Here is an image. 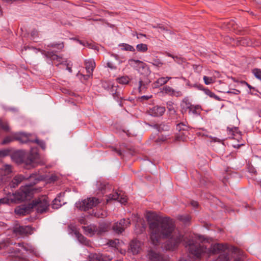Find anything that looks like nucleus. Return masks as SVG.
Returning <instances> with one entry per match:
<instances>
[{"mask_svg": "<svg viewBox=\"0 0 261 261\" xmlns=\"http://www.w3.org/2000/svg\"><path fill=\"white\" fill-rule=\"evenodd\" d=\"M146 219L149 225V240L155 246L160 244L162 239L170 237L164 245L165 249L174 250L183 242L195 258H200L205 253H221L226 249V246L221 244L212 245L210 250L203 245L198 244L195 242L198 236L195 235L189 238L184 236L175 230L174 223L169 218L162 217L155 213L149 212L146 215Z\"/></svg>", "mask_w": 261, "mask_h": 261, "instance_id": "f257e3e1", "label": "nucleus"}, {"mask_svg": "<svg viewBox=\"0 0 261 261\" xmlns=\"http://www.w3.org/2000/svg\"><path fill=\"white\" fill-rule=\"evenodd\" d=\"M32 195V185L26 184L25 186H22L16 193L9 194L7 197L0 199V205L4 204H10L12 202H18L30 199Z\"/></svg>", "mask_w": 261, "mask_h": 261, "instance_id": "f03ea898", "label": "nucleus"}, {"mask_svg": "<svg viewBox=\"0 0 261 261\" xmlns=\"http://www.w3.org/2000/svg\"><path fill=\"white\" fill-rule=\"evenodd\" d=\"M39 158L40 156L37 148H32L26 159H24L22 157L21 151L16 152L12 155V159L16 163L18 164L23 163L27 166H30L32 167L40 163Z\"/></svg>", "mask_w": 261, "mask_h": 261, "instance_id": "7ed1b4c3", "label": "nucleus"}, {"mask_svg": "<svg viewBox=\"0 0 261 261\" xmlns=\"http://www.w3.org/2000/svg\"><path fill=\"white\" fill-rule=\"evenodd\" d=\"M108 225L106 224H100L98 226L90 224L87 226L82 227L85 233L90 237L94 234H101L108 230Z\"/></svg>", "mask_w": 261, "mask_h": 261, "instance_id": "20e7f679", "label": "nucleus"}, {"mask_svg": "<svg viewBox=\"0 0 261 261\" xmlns=\"http://www.w3.org/2000/svg\"><path fill=\"white\" fill-rule=\"evenodd\" d=\"M100 203L99 200L95 197H89L75 203V207L81 210L86 211L96 206Z\"/></svg>", "mask_w": 261, "mask_h": 261, "instance_id": "39448f33", "label": "nucleus"}, {"mask_svg": "<svg viewBox=\"0 0 261 261\" xmlns=\"http://www.w3.org/2000/svg\"><path fill=\"white\" fill-rule=\"evenodd\" d=\"M49 201L46 196H42L33 201L32 208L36 210L37 213H43L48 209Z\"/></svg>", "mask_w": 261, "mask_h": 261, "instance_id": "423d86ee", "label": "nucleus"}, {"mask_svg": "<svg viewBox=\"0 0 261 261\" xmlns=\"http://www.w3.org/2000/svg\"><path fill=\"white\" fill-rule=\"evenodd\" d=\"M56 52L51 50H43L42 52L46 62L51 66H53L54 64L58 66L62 64V57L57 55Z\"/></svg>", "mask_w": 261, "mask_h": 261, "instance_id": "0eeeda50", "label": "nucleus"}, {"mask_svg": "<svg viewBox=\"0 0 261 261\" xmlns=\"http://www.w3.org/2000/svg\"><path fill=\"white\" fill-rule=\"evenodd\" d=\"M85 66L87 71L86 74H83L80 72L77 74V76L80 80L88 81L92 76L93 71L95 67V63L93 59L85 61Z\"/></svg>", "mask_w": 261, "mask_h": 261, "instance_id": "6e6552de", "label": "nucleus"}, {"mask_svg": "<svg viewBox=\"0 0 261 261\" xmlns=\"http://www.w3.org/2000/svg\"><path fill=\"white\" fill-rule=\"evenodd\" d=\"M13 172L12 166L6 164L0 168V178L2 182H6L12 176Z\"/></svg>", "mask_w": 261, "mask_h": 261, "instance_id": "1a4fd4ad", "label": "nucleus"}, {"mask_svg": "<svg viewBox=\"0 0 261 261\" xmlns=\"http://www.w3.org/2000/svg\"><path fill=\"white\" fill-rule=\"evenodd\" d=\"M130 221L129 219H121L119 222H117L114 224L113 226V230L118 233L122 232L124 229L129 226Z\"/></svg>", "mask_w": 261, "mask_h": 261, "instance_id": "9d476101", "label": "nucleus"}, {"mask_svg": "<svg viewBox=\"0 0 261 261\" xmlns=\"http://www.w3.org/2000/svg\"><path fill=\"white\" fill-rule=\"evenodd\" d=\"M111 200H117L121 204H125L127 202V198L125 194L120 191L110 195L107 199V201Z\"/></svg>", "mask_w": 261, "mask_h": 261, "instance_id": "9b49d317", "label": "nucleus"}, {"mask_svg": "<svg viewBox=\"0 0 261 261\" xmlns=\"http://www.w3.org/2000/svg\"><path fill=\"white\" fill-rule=\"evenodd\" d=\"M112 256L108 255L107 253L100 254L93 253L89 256V261H110L113 259Z\"/></svg>", "mask_w": 261, "mask_h": 261, "instance_id": "f8f14e48", "label": "nucleus"}, {"mask_svg": "<svg viewBox=\"0 0 261 261\" xmlns=\"http://www.w3.org/2000/svg\"><path fill=\"white\" fill-rule=\"evenodd\" d=\"M228 39H229L230 40H232V42H230V43H232L233 42V43L236 44L237 46H249L251 44V41L250 39L247 37H240L237 38L236 40L229 37H226V40Z\"/></svg>", "mask_w": 261, "mask_h": 261, "instance_id": "ddd939ff", "label": "nucleus"}, {"mask_svg": "<svg viewBox=\"0 0 261 261\" xmlns=\"http://www.w3.org/2000/svg\"><path fill=\"white\" fill-rule=\"evenodd\" d=\"M103 84L102 86L107 89L111 94L118 95L120 93V90L118 89V83H103Z\"/></svg>", "mask_w": 261, "mask_h": 261, "instance_id": "4468645a", "label": "nucleus"}, {"mask_svg": "<svg viewBox=\"0 0 261 261\" xmlns=\"http://www.w3.org/2000/svg\"><path fill=\"white\" fill-rule=\"evenodd\" d=\"M14 232L20 235L31 234L33 229L30 226H16L14 228Z\"/></svg>", "mask_w": 261, "mask_h": 261, "instance_id": "2eb2a0df", "label": "nucleus"}, {"mask_svg": "<svg viewBox=\"0 0 261 261\" xmlns=\"http://www.w3.org/2000/svg\"><path fill=\"white\" fill-rule=\"evenodd\" d=\"M165 111V107L156 106L150 109L149 114L152 116L159 117L162 116Z\"/></svg>", "mask_w": 261, "mask_h": 261, "instance_id": "dca6fc26", "label": "nucleus"}, {"mask_svg": "<svg viewBox=\"0 0 261 261\" xmlns=\"http://www.w3.org/2000/svg\"><path fill=\"white\" fill-rule=\"evenodd\" d=\"M30 134L28 135L24 133H19L16 134L15 139L22 143H27L28 142H34L33 140L30 139Z\"/></svg>", "mask_w": 261, "mask_h": 261, "instance_id": "f3484780", "label": "nucleus"}, {"mask_svg": "<svg viewBox=\"0 0 261 261\" xmlns=\"http://www.w3.org/2000/svg\"><path fill=\"white\" fill-rule=\"evenodd\" d=\"M130 246L133 253L138 254L141 250V243L137 240H133L130 243Z\"/></svg>", "mask_w": 261, "mask_h": 261, "instance_id": "a211bd4d", "label": "nucleus"}, {"mask_svg": "<svg viewBox=\"0 0 261 261\" xmlns=\"http://www.w3.org/2000/svg\"><path fill=\"white\" fill-rule=\"evenodd\" d=\"M221 74L219 72L217 71H214L213 73V76H205L204 75L203 77L204 82H222L221 80H217V78H219Z\"/></svg>", "mask_w": 261, "mask_h": 261, "instance_id": "6ab92c4d", "label": "nucleus"}, {"mask_svg": "<svg viewBox=\"0 0 261 261\" xmlns=\"http://www.w3.org/2000/svg\"><path fill=\"white\" fill-rule=\"evenodd\" d=\"M26 178L22 175H17L15 176L12 181H11V183L10 184V186L12 188H15L17 187L18 184H19L21 182H22L23 180H24Z\"/></svg>", "mask_w": 261, "mask_h": 261, "instance_id": "aec40b11", "label": "nucleus"}, {"mask_svg": "<svg viewBox=\"0 0 261 261\" xmlns=\"http://www.w3.org/2000/svg\"><path fill=\"white\" fill-rule=\"evenodd\" d=\"M201 111V107L199 105H193L189 110V114H192L195 116L200 115Z\"/></svg>", "mask_w": 261, "mask_h": 261, "instance_id": "412c9836", "label": "nucleus"}, {"mask_svg": "<svg viewBox=\"0 0 261 261\" xmlns=\"http://www.w3.org/2000/svg\"><path fill=\"white\" fill-rule=\"evenodd\" d=\"M147 256L152 261H159L161 259V255L152 250L148 251Z\"/></svg>", "mask_w": 261, "mask_h": 261, "instance_id": "4be33fe9", "label": "nucleus"}, {"mask_svg": "<svg viewBox=\"0 0 261 261\" xmlns=\"http://www.w3.org/2000/svg\"><path fill=\"white\" fill-rule=\"evenodd\" d=\"M162 92L163 93H165L171 94V95H175L176 96H178L181 95V93L180 92H179V91H178V92L175 91L172 88H170L169 87H167V86L164 87L163 88Z\"/></svg>", "mask_w": 261, "mask_h": 261, "instance_id": "5701e85b", "label": "nucleus"}, {"mask_svg": "<svg viewBox=\"0 0 261 261\" xmlns=\"http://www.w3.org/2000/svg\"><path fill=\"white\" fill-rule=\"evenodd\" d=\"M74 234L76 238L77 239L79 242H80L81 244H83L85 245H89V241L82 234H80L79 232L76 231L74 232Z\"/></svg>", "mask_w": 261, "mask_h": 261, "instance_id": "b1692460", "label": "nucleus"}, {"mask_svg": "<svg viewBox=\"0 0 261 261\" xmlns=\"http://www.w3.org/2000/svg\"><path fill=\"white\" fill-rule=\"evenodd\" d=\"M47 47L55 48L59 50H62L64 47V44L63 42H53L48 44Z\"/></svg>", "mask_w": 261, "mask_h": 261, "instance_id": "393cba45", "label": "nucleus"}, {"mask_svg": "<svg viewBox=\"0 0 261 261\" xmlns=\"http://www.w3.org/2000/svg\"><path fill=\"white\" fill-rule=\"evenodd\" d=\"M192 106L193 105H192L189 101L188 99L186 98H184L181 103V107L182 111H186L187 110H189Z\"/></svg>", "mask_w": 261, "mask_h": 261, "instance_id": "a878e982", "label": "nucleus"}, {"mask_svg": "<svg viewBox=\"0 0 261 261\" xmlns=\"http://www.w3.org/2000/svg\"><path fill=\"white\" fill-rule=\"evenodd\" d=\"M121 243H122V242H120L119 240H118V239H115L114 240H110L108 242V244L110 246H111L112 247L115 248L117 249H119V247Z\"/></svg>", "mask_w": 261, "mask_h": 261, "instance_id": "bb28decb", "label": "nucleus"}, {"mask_svg": "<svg viewBox=\"0 0 261 261\" xmlns=\"http://www.w3.org/2000/svg\"><path fill=\"white\" fill-rule=\"evenodd\" d=\"M0 127L5 132H9L10 130L7 121L4 119H0Z\"/></svg>", "mask_w": 261, "mask_h": 261, "instance_id": "cd10ccee", "label": "nucleus"}, {"mask_svg": "<svg viewBox=\"0 0 261 261\" xmlns=\"http://www.w3.org/2000/svg\"><path fill=\"white\" fill-rule=\"evenodd\" d=\"M137 50L140 53H145L148 50L147 45L146 44H139L136 46Z\"/></svg>", "mask_w": 261, "mask_h": 261, "instance_id": "c85d7f7f", "label": "nucleus"}, {"mask_svg": "<svg viewBox=\"0 0 261 261\" xmlns=\"http://www.w3.org/2000/svg\"><path fill=\"white\" fill-rule=\"evenodd\" d=\"M62 64L65 65L66 66V69L69 71V72H72V63L71 61H68L67 59H65L64 61L62 60Z\"/></svg>", "mask_w": 261, "mask_h": 261, "instance_id": "c756f323", "label": "nucleus"}, {"mask_svg": "<svg viewBox=\"0 0 261 261\" xmlns=\"http://www.w3.org/2000/svg\"><path fill=\"white\" fill-rule=\"evenodd\" d=\"M120 46H122L124 47V48H122V49H123L124 50L130 51H135V49L134 48V47L129 44L122 43V44H121V45H120Z\"/></svg>", "mask_w": 261, "mask_h": 261, "instance_id": "7c9ffc66", "label": "nucleus"}, {"mask_svg": "<svg viewBox=\"0 0 261 261\" xmlns=\"http://www.w3.org/2000/svg\"><path fill=\"white\" fill-rule=\"evenodd\" d=\"M178 219L185 224H187L190 222L191 218L188 215H185L179 216Z\"/></svg>", "mask_w": 261, "mask_h": 261, "instance_id": "2f4dec72", "label": "nucleus"}, {"mask_svg": "<svg viewBox=\"0 0 261 261\" xmlns=\"http://www.w3.org/2000/svg\"><path fill=\"white\" fill-rule=\"evenodd\" d=\"M153 65L155 66L156 67H161L163 63L161 61V60L160 59L155 58L153 59L152 61V62H150Z\"/></svg>", "mask_w": 261, "mask_h": 261, "instance_id": "473e14b6", "label": "nucleus"}, {"mask_svg": "<svg viewBox=\"0 0 261 261\" xmlns=\"http://www.w3.org/2000/svg\"><path fill=\"white\" fill-rule=\"evenodd\" d=\"M252 73L257 79L261 81V69L254 68L252 70Z\"/></svg>", "mask_w": 261, "mask_h": 261, "instance_id": "72a5a7b5", "label": "nucleus"}, {"mask_svg": "<svg viewBox=\"0 0 261 261\" xmlns=\"http://www.w3.org/2000/svg\"><path fill=\"white\" fill-rule=\"evenodd\" d=\"M173 59L175 62L179 64H182L186 61V59L181 56H174V57H173Z\"/></svg>", "mask_w": 261, "mask_h": 261, "instance_id": "f704fd0d", "label": "nucleus"}, {"mask_svg": "<svg viewBox=\"0 0 261 261\" xmlns=\"http://www.w3.org/2000/svg\"><path fill=\"white\" fill-rule=\"evenodd\" d=\"M9 153V151L7 149L0 150V159L3 158L7 155Z\"/></svg>", "mask_w": 261, "mask_h": 261, "instance_id": "c9c22d12", "label": "nucleus"}, {"mask_svg": "<svg viewBox=\"0 0 261 261\" xmlns=\"http://www.w3.org/2000/svg\"><path fill=\"white\" fill-rule=\"evenodd\" d=\"M96 186H97V188L99 190H101V191L105 189L106 188V185H105V184L103 183L100 181L97 182Z\"/></svg>", "mask_w": 261, "mask_h": 261, "instance_id": "e433bc0d", "label": "nucleus"}, {"mask_svg": "<svg viewBox=\"0 0 261 261\" xmlns=\"http://www.w3.org/2000/svg\"><path fill=\"white\" fill-rule=\"evenodd\" d=\"M34 142L38 144L43 149H45V144L43 141H41L37 139H36L35 140H34Z\"/></svg>", "mask_w": 261, "mask_h": 261, "instance_id": "4c0bfd02", "label": "nucleus"}, {"mask_svg": "<svg viewBox=\"0 0 261 261\" xmlns=\"http://www.w3.org/2000/svg\"><path fill=\"white\" fill-rule=\"evenodd\" d=\"M31 36L33 38L38 37L39 36V32L36 29H33L31 32Z\"/></svg>", "mask_w": 261, "mask_h": 261, "instance_id": "58836bf2", "label": "nucleus"}, {"mask_svg": "<svg viewBox=\"0 0 261 261\" xmlns=\"http://www.w3.org/2000/svg\"><path fill=\"white\" fill-rule=\"evenodd\" d=\"M160 29H161L163 31L167 32L169 34H172V31L168 29L167 27L163 24L161 25V27L160 28Z\"/></svg>", "mask_w": 261, "mask_h": 261, "instance_id": "ea45409f", "label": "nucleus"}, {"mask_svg": "<svg viewBox=\"0 0 261 261\" xmlns=\"http://www.w3.org/2000/svg\"><path fill=\"white\" fill-rule=\"evenodd\" d=\"M57 201H58V199L55 198L54 199V200L53 201L52 207L53 208H56V209L58 208L59 207V206L61 205V203H60L58 204H56V202H57Z\"/></svg>", "mask_w": 261, "mask_h": 261, "instance_id": "a19ab883", "label": "nucleus"}, {"mask_svg": "<svg viewBox=\"0 0 261 261\" xmlns=\"http://www.w3.org/2000/svg\"><path fill=\"white\" fill-rule=\"evenodd\" d=\"M142 226L138 230V229L137 228V225H136V229H135V231H136V232L137 233H142V232H143V231H144L145 230V225L143 224H142Z\"/></svg>", "mask_w": 261, "mask_h": 261, "instance_id": "79ce46f5", "label": "nucleus"}, {"mask_svg": "<svg viewBox=\"0 0 261 261\" xmlns=\"http://www.w3.org/2000/svg\"><path fill=\"white\" fill-rule=\"evenodd\" d=\"M204 91H205V93L207 95H210V97H214L216 98H217V96H216V95L214 93H213L212 92H211L209 90H208V89H204Z\"/></svg>", "mask_w": 261, "mask_h": 261, "instance_id": "37998d69", "label": "nucleus"}, {"mask_svg": "<svg viewBox=\"0 0 261 261\" xmlns=\"http://www.w3.org/2000/svg\"><path fill=\"white\" fill-rule=\"evenodd\" d=\"M182 133H180L176 137V140L184 141L185 138L182 136Z\"/></svg>", "mask_w": 261, "mask_h": 261, "instance_id": "c03bdc74", "label": "nucleus"}, {"mask_svg": "<svg viewBox=\"0 0 261 261\" xmlns=\"http://www.w3.org/2000/svg\"><path fill=\"white\" fill-rule=\"evenodd\" d=\"M202 66L198 65H194L193 68L196 72H200L202 70Z\"/></svg>", "mask_w": 261, "mask_h": 261, "instance_id": "a18cd8bd", "label": "nucleus"}, {"mask_svg": "<svg viewBox=\"0 0 261 261\" xmlns=\"http://www.w3.org/2000/svg\"><path fill=\"white\" fill-rule=\"evenodd\" d=\"M117 80H119V82H128L129 81V79L128 76H122L121 78L117 79Z\"/></svg>", "mask_w": 261, "mask_h": 261, "instance_id": "49530a36", "label": "nucleus"}, {"mask_svg": "<svg viewBox=\"0 0 261 261\" xmlns=\"http://www.w3.org/2000/svg\"><path fill=\"white\" fill-rule=\"evenodd\" d=\"M12 141H13V138H12L11 137H8L4 140L2 143L3 144H5L8 143Z\"/></svg>", "mask_w": 261, "mask_h": 261, "instance_id": "de8ad7c7", "label": "nucleus"}, {"mask_svg": "<svg viewBox=\"0 0 261 261\" xmlns=\"http://www.w3.org/2000/svg\"><path fill=\"white\" fill-rule=\"evenodd\" d=\"M185 125H184L182 123H179L176 126V129L180 131L181 130H185Z\"/></svg>", "mask_w": 261, "mask_h": 261, "instance_id": "09e8293b", "label": "nucleus"}, {"mask_svg": "<svg viewBox=\"0 0 261 261\" xmlns=\"http://www.w3.org/2000/svg\"><path fill=\"white\" fill-rule=\"evenodd\" d=\"M167 108L171 114H174L175 113L176 111L172 105H169Z\"/></svg>", "mask_w": 261, "mask_h": 261, "instance_id": "8fccbe9b", "label": "nucleus"}, {"mask_svg": "<svg viewBox=\"0 0 261 261\" xmlns=\"http://www.w3.org/2000/svg\"><path fill=\"white\" fill-rule=\"evenodd\" d=\"M162 24V23H157L156 24H151V27L154 29H160V28L161 27Z\"/></svg>", "mask_w": 261, "mask_h": 261, "instance_id": "3c124183", "label": "nucleus"}, {"mask_svg": "<svg viewBox=\"0 0 261 261\" xmlns=\"http://www.w3.org/2000/svg\"><path fill=\"white\" fill-rule=\"evenodd\" d=\"M189 86H192V87H194V88H195L196 89L198 88L199 89H201V86L200 85H198L197 84V83H195V84H191V85H189Z\"/></svg>", "mask_w": 261, "mask_h": 261, "instance_id": "603ef678", "label": "nucleus"}, {"mask_svg": "<svg viewBox=\"0 0 261 261\" xmlns=\"http://www.w3.org/2000/svg\"><path fill=\"white\" fill-rule=\"evenodd\" d=\"M107 67L111 68V69H114V68H115L116 67L113 65V64L111 62H108L107 63Z\"/></svg>", "mask_w": 261, "mask_h": 261, "instance_id": "864d4df0", "label": "nucleus"}, {"mask_svg": "<svg viewBox=\"0 0 261 261\" xmlns=\"http://www.w3.org/2000/svg\"><path fill=\"white\" fill-rule=\"evenodd\" d=\"M142 37H147V35L146 34H142V33H139V34H137V38L138 39H140Z\"/></svg>", "mask_w": 261, "mask_h": 261, "instance_id": "5fc2aeb1", "label": "nucleus"}, {"mask_svg": "<svg viewBox=\"0 0 261 261\" xmlns=\"http://www.w3.org/2000/svg\"><path fill=\"white\" fill-rule=\"evenodd\" d=\"M15 211L17 214H21L23 213V210L21 208H16Z\"/></svg>", "mask_w": 261, "mask_h": 261, "instance_id": "6e6d98bb", "label": "nucleus"}, {"mask_svg": "<svg viewBox=\"0 0 261 261\" xmlns=\"http://www.w3.org/2000/svg\"><path fill=\"white\" fill-rule=\"evenodd\" d=\"M191 205L193 206V207H196L198 206V203L197 201H191Z\"/></svg>", "mask_w": 261, "mask_h": 261, "instance_id": "4d7b16f0", "label": "nucleus"}, {"mask_svg": "<svg viewBox=\"0 0 261 261\" xmlns=\"http://www.w3.org/2000/svg\"><path fill=\"white\" fill-rule=\"evenodd\" d=\"M245 11L248 12L250 15H251L253 16H256V14H255V13L253 12L250 11V10H246Z\"/></svg>", "mask_w": 261, "mask_h": 261, "instance_id": "13d9d810", "label": "nucleus"}, {"mask_svg": "<svg viewBox=\"0 0 261 261\" xmlns=\"http://www.w3.org/2000/svg\"><path fill=\"white\" fill-rule=\"evenodd\" d=\"M130 62H135L136 63H142V62L139 60H134V59H131L129 60Z\"/></svg>", "mask_w": 261, "mask_h": 261, "instance_id": "bf43d9fd", "label": "nucleus"}, {"mask_svg": "<svg viewBox=\"0 0 261 261\" xmlns=\"http://www.w3.org/2000/svg\"><path fill=\"white\" fill-rule=\"evenodd\" d=\"M95 216L97 217H104L105 216H106V214H103L102 213L99 215V214H95Z\"/></svg>", "mask_w": 261, "mask_h": 261, "instance_id": "052dcab7", "label": "nucleus"}, {"mask_svg": "<svg viewBox=\"0 0 261 261\" xmlns=\"http://www.w3.org/2000/svg\"><path fill=\"white\" fill-rule=\"evenodd\" d=\"M164 127H165V128H164L162 127V125H161L159 126V129H163V130H164V129H165V130H167V129H168V127H168V126H167V125H164Z\"/></svg>", "mask_w": 261, "mask_h": 261, "instance_id": "680f3d73", "label": "nucleus"}, {"mask_svg": "<svg viewBox=\"0 0 261 261\" xmlns=\"http://www.w3.org/2000/svg\"><path fill=\"white\" fill-rule=\"evenodd\" d=\"M239 33H238V34H240V35H243L245 34V33H244V31L243 30H240L239 31Z\"/></svg>", "mask_w": 261, "mask_h": 261, "instance_id": "e2e57ef3", "label": "nucleus"}, {"mask_svg": "<svg viewBox=\"0 0 261 261\" xmlns=\"http://www.w3.org/2000/svg\"><path fill=\"white\" fill-rule=\"evenodd\" d=\"M166 55L168 57H171L173 58V57H174V55H173L172 54L169 53H166Z\"/></svg>", "mask_w": 261, "mask_h": 261, "instance_id": "0e129e2a", "label": "nucleus"}, {"mask_svg": "<svg viewBox=\"0 0 261 261\" xmlns=\"http://www.w3.org/2000/svg\"><path fill=\"white\" fill-rule=\"evenodd\" d=\"M79 221L81 223V224H85V220H84V219L83 218H81L80 220H79Z\"/></svg>", "mask_w": 261, "mask_h": 261, "instance_id": "69168bd1", "label": "nucleus"}, {"mask_svg": "<svg viewBox=\"0 0 261 261\" xmlns=\"http://www.w3.org/2000/svg\"><path fill=\"white\" fill-rule=\"evenodd\" d=\"M40 180V178H38V177H37V178H35V181L33 182V185L36 184L37 182V181H38V180Z\"/></svg>", "mask_w": 261, "mask_h": 261, "instance_id": "338daca9", "label": "nucleus"}, {"mask_svg": "<svg viewBox=\"0 0 261 261\" xmlns=\"http://www.w3.org/2000/svg\"><path fill=\"white\" fill-rule=\"evenodd\" d=\"M17 246H18L19 247H21L22 248L25 250V248L24 247L23 245L22 244L18 243V244H17Z\"/></svg>", "mask_w": 261, "mask_h": 261, "instance_id": "774afa93", "label": "nucleus"}]
</instances>
